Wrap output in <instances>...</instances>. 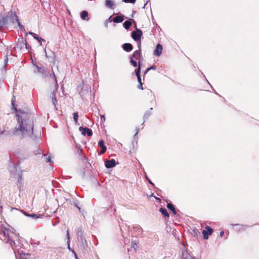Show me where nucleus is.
I'll list each match as a JSON object with an SVG mask.
<instances>
[{
  "instance_id": "473e14b6",
  "label": "nucleus",
  "mask_w": 259,
  "mask_h": 259,
  "mask_svg": "<svg viewBox=\"0 0 259 259\" xmlns=\"http://www.w3.org/2000/svg\"><path fill=\"white\" fill-rule=\"evenodd\" d=\"M155 70L156 68L154 66H152L149 68H148L145 71L144 74H146L148 71H149L150 70Z\"/></svg>"
},
{
  "instance_id": "6e6552de",
  "label": "nucleus",
  "mask_w": 259,
  "mask_h": 259,
  "mask_svg": "<svg viewBox=\"0 0 259 259\" xmlns=\"http://www.w3.org/2000/svg\"><path fill=\"white\" fill-rule=\"evenodd\" d=\"M134 231L135 233V235L138 237H141L143 233V230L141 226L137 225L133 227Z\"/></svg>"
},
{
  "instance_id": "ea45409f",
  "label": "nucleus",
  "mask_w": 259,
  "mask_h": 259,
  "mask_svg": "<svg viewBox=\"0 0 259 259\" xmlns=\"http://www.w3.org/2000/svg\"><path fill=\"white\" fill-rule=\"evenodd\" d=\"M138 50H141V41L140 40H138Z\"/></svg>"
},
{
  "instance_id": "6ab92c4d",
  "label": "nucleus",
  "mask_w": 259,
  "mask_h": 259,
  "mask_svg": "<svg viewBox=\"0 0 259 259\" xmlns=\"http://www.w3.org/2000/svg\"><path fill=\"white\" fill-rule=\"evenodd\" d=\"M123 21V18L120 16H116L113 19V21L116 23L122 22Z\"/></svg>"
},
{
  "instance_id": "5701e85b",
  "label": "nucleus",
  "mask_w": 259,
  "mask_h": 259,
  "mask_svg": "<svg viewBox=\"0 0 259 259\" xmlns=\"http://www.w3.org/2000/svg\"><path fill=\"white\" fill-rule=\"evenodd\" d=\"M56 91H53V93H52V103H53V104L54 105V106H56V104H57V100L56 99Z\"/></svg>"
},
{
  "instance_id": "c03bdc74",
  "label": "nucleus",
  "mask_w": 259,
  "mask_h": 259,
  "mask_svg": "<svg viewBox=\"0 0 259 259\" xmlns=\"http://www.w3.org/2000/svg\"><path fill=\"white\" fill-rule=\"evenodd\" d=\"M150 114H148V113H145L144 116V118L145 119H147L148 118V117L149 116Z\"/></svg>"
},
{
  "instance_id": "79ce46f5",
  "label": "nucleus",
  "mask_w": 259,
  "mask_h": 259,
  "mask_svg": "<svg viewBox=\"0 0 259 259\" xmlns=\"http://www.w3.org/2000/svg\"><path fill=\"white\" fill-rule=\"evenodd\" d=\"M138 88L140 90H143V86H142V83H139V84L138 86Z\"/></svg>"
},
{
  "instance_id": "864d4df0",
  "label": "nucleus",
  "mask_w": 259,
  "mask_h": 259,
  "mask_svg": "<svg viewBox=\"0 0 259 259\" xmlns=\"http://www.w3.org/2000/svg\"><path fill=\"white\" fill-rule=\"evenodd\" d=\"M5 131H3L1 133H0V134H4L5 133Z\"/></svg>"
},
{
  "instance_id": "f8f14e48",
  "label": "nucleus",
  "mask_w": 259,
  "mask_h": 259,
  "mask_svg": "<svg viewBox=\"0 0 259 259\" xmlns=\"http://www.w3.org/2000/svg\"><path fill=\"white\" fill-rule=\"evenodd\" d=\"M141 50H136L133 54V55L131 56L132 58H134L135 60H139V64H140V56H141Z\"/></svg>"
},
{
  "instance_id": "39448f33",
  "label": "nucleus",
  "mask_w": 259,
  "mask_h": 259,
  "mask_svg": "<svg viewBox=\"0 0 259 259\" xmlns=\"http://www.w3.org/2000/svg\"><path fill=\"white\" fill-rule=\"evenodd\" d=\"M143 34L142 31L139 29L136 31H134L132 33V37L135 41L140 40L142 35Z\"/></svg>"
},
{
  "instance_id": "2eb2a0df",
  "label": "nucleus",
  "mask_w": 259,
  "mask_h": 259,
  "mask_svg": "<svg viewBox=\"0 0 259 259\" xmlns=\"http://www.w3.org/2000/svg\"><path fill=\"white\" fill-rule=\"evenodd\" d=\"M8 23L7 17L0 18V30L5 27Z\"/></svg>"
},
{
  "instance_id": "4c0bfd02",
  "label": "nucleus",
  "mask_w": 259,
  "mask_h": 259,
  "mask_svg": "<svg viewBox=\"0 0 259 259\" xmlns=\"http://www.w3.org/2000/svg\"><path fill=\"white\" fill-rule=\"evenodd\" d=\"M81 232H82L81 229V228H79L77 232V235L78 236V237L80 236Z\"/></svg>"
},
{
  "instance_id": "5fc2aeb1",
  "label": "nucleus",
  "mask_w": 259,
  "mask_h": 259,
  "mask_svg": "<svg viewBox=\"0 0 259 259\" xmlns=\"http://www.w3.org/2000/svg\"><path fill=\"white\" fill-rule=\"evenodd\" d=\"M194 232L195 234H197V232H198V231L197 230H194Z\"/></svg>"
},
{
  "instance_id": "7c9ffc66",
  "label": "nucleus",
  "mask_w": 259,
  "mask_h": 259,
  "mask_svg": "<svg viewBox=\"0 0 259 259\" xmlns=\"http://www.w3.org/2000/svg\"><path fill=\"white\" fill-rule=\"evenodd\" d=\"M50 77H53L54 78V79L55 81V83H56V87L58 88V83H57V78L56 77V75L55 74V73L53 71V73L52 74H50Z\"/></svg>"
},
{
  "instance_id": "c756f323",
  "label": "nucleus",
  "mask_w": 259,
  "mask_h": 259,
  "mask_svg": "<svg viewBox=\"0 0 259 259\" xmlns=\"http://www.w3.org/2000/svg\"><path fill=\"white\" fill-rule=\"evenodd\" d=\"M130 58H131L130 62L132 64V65L134 67H137V61L134 59V58L130 57Z\"/></svg>"
},
{
  "instance_id": "7ed1b4c3",
  "label": "nucleus",
  "mask_w": 259,
  "mask_h": 259,
  "mask_svg": "<svg viewBox=\"0 0 259 259\" xmlns=\"http://www.w3.org/2000/svg\"><path fill=\"white\" fill-rule=\"evenodd\" d=\"M16 50H18L22 53L25 52L28 50L26 39L22 38L21 40H19L18 42L15 47Z\"/></svg>"
},
{
  "instance_id": "393cba45",
  "label": "nucleus",
  "mask_w": 259,
  "mask_h": 259,
  "mask_svg": "<svg viewBox=\"0 0 259 259\" xmlns=\"http://www.w3.org/2000/svg\"><path fill=\"white\" fill-rule=\"evenodd\" d=\"M160 212L166 217H169V213H168L167 210L164 208H161L159 210Z\"/></svg>"
},
{
  "instance_id": "6e6d98bb",
  "label": "nucleus",
  "mask_w": 259,
  "mask_h": 259,
  "mask_svg": "<svg viewBox=\"0 0 259 259\" xmlns=\"http://www.w3.org/2000/svg\"><path fill=\"white\" fill-rule=\"evenodd\" d=\"M146 179L147 180H149V179H148V177H147V176H146Z\"/></svg>"
},
{
  "instance_id": "423d86ee",
  "label": "nucleus",
  "mask_w": 259,
  "mask_h": 259,
  "mask_svg": "<svg viewBox=\"0 0 259 259\" xmlns=\"http://www.w3.org/2000/svg\"><path fill=\"white\" fill-rule=\"evenodd\" d=\"M79 131L81 133V134L83 136L87 135L88 136L91 137L93 135V132L91 129L88 127H83L82 126L79 127Z\"/></svg>"
},
{
  "instance_id": "dca6fc26",
  "label": "nucleus",
  "mask_w": 259,
  "mask_h": 259,
  "mask_svg": "<svg viewBox=\"0 0 259 259\" xmlns=\"http://www.w3.org/2000/svg\"><path fill=\"white\" fill-rule=\"evenodd\" d=\"M29 256V254H26L24 252L22 254H16V259H28Z\"/></svg>"
},
{
  "instance_id": "aec40b11",
  "label": "nucleus",
  "mask_w": 259,
  "mask_h": 259,
  "mask_svg": "<svg viewBox=\"0 0 259 259\" xmlns=\"http://www.w3.org/2000/svg\"><path fill=\"white\" fill-rule=\"evenodd\" d=\"M80 17L82 20H88V12L86 11H83L80 13Z\"/></svg>"
},
{
  "instance_id": "58836bf2",
  "label": "nucleus",
  "mask_w": 259,
  "mask_h": 259,
  "mask_svg": "<svg viewBox=\"0 0 259 259\" xmlns=\"http://www.w3.org/2000/svg\"><path fill=\"white\" fill-rule=\"evenodd\" d=\"M16 18H17V21L18 24V26H19L20 28L23 27V26H22V25H21V24H20V21H19V19H18V17H17V16H16Z\"/></svg>"
},
{
  "instance_id": "20e7f679",
  "label": "nucleus",
  "mask_w": 259,
  "mask_h": 259,
  "mask_svg": "<svg viewBox=\"0 0 259 259\" xmlns=\"http://www.w3.org/2000/svg\"><path fill=\"white\" fill-rule=\"evenodd\" d=\"M181 250V259H196L195 257L192 256L188 251L185 245L182 244Z\"/></svg>"
},
{
  "instance_id": "cd10ccee",
  "label": "nucleus",
  "mask_w": 259,
  "mask_h": 259,
  "mask_svg": "<svg viewBox=\"0 0 259 259\" xmlns=\"http://www.w3.org/2000/svg\"><path fill=\"white\" fill-rule=\"evenodd\" d=\"M73 119H74L75 123H77V121H78V113L77 112H74L73 113Z\"/></svg>"
},
{
  "instance_id": "b1692460",
  "label": "nucleus",
  "mask_w": 259,
  "mask_h": 259,
  "mask_svg": "<svg viewBox=\"0 0 259 259\" xmlns=\"http://www.w3.org/2000/svg\"><path fill=\"white\" fill-rule=\"evenodd\" d=\"M123 27L125 29H128L132 25V22L130 21H126L123 24Z\"/></svg>"
},
{
  "instance_id": "603ef678",
  "label": "nucleus",
  "mask_w": 259,
  "mask_h": 259,
  "mask_svg": "<svg viewBox=\"0 0 259 259\" xmlns=\"http://www.w3.org/2000/svg\"><path fill=\"white\" fill-rule=\"evenodd\" d=\"M148 182H149V183L150 184H151V185H154V184H153V183L150 181V180H148Z\"/></svg>"
},
{
  "instance_id": "72a5a7b5",
  "label": "nucleus",
  "mask_w": 259,
  "mask_h": 259,
  "mask_svg": "<svg viewBox=\"0 0 259 259\" xmlns=\"http://www.w3.org/2000/svg\"><path fill=\"white\" fill-rule=\"evenodd\" d=\"M123 2L126 3L134 4L136 2V0H123Z\"/></svg>"
},
{
  "instance_id": "0eeeda50",
  "label": "nucleus",
  "mask_w": 259,
  "mask_h": 259,
  "mask_svg": "<svg viewBox=\"0 0 259 259\" xmlns=\"http://www.w3.org/2000/svg\"><path fill=\"white\" fill-rule=\"evenodd\" d=\"M213 232V229L209 226H206L205 229L202 231L203 238L205 239H207L208 235H211Z\"/></svg>"
},
{
  "instance_id": "de8ad7c7",
  "label": "nucleus",
  "mask_w": 259,
  "mask_h": 259,
  "mask_svg": "<svg viewBox=\"0 0 259 259\" xmlns=\"http://www.w3.org/2000/svg\"><path fill=\"white\" fill-rule=\"evenodd\" d=\"M136 130L137 132H136V133L135 134V135L134 136L135 137L137 135V134L139 132V128L138 127H136Z\"/></svg>"
},
{
  "instance_id": "a878e982",
  "label": "nucleus",
  "mask_w": 259,
  "mask_h": 259,
  "mask_svg": "<svg viewBox=\"0 0 259 259\" xmlns=\"http://www.w3.org/2000/svg\"><path fill=\"white\" fill-rule=\"evenodd\" d=\"M79 238L80 239V241H81L82 244L83 245H87V242L83 236L82 232H81V234H80V236H79Z\"/></svg>"
},
{
  "instance_id": "a18cd8bd",
  "label": "nucleus",
  "mask_w": 259,
  "mask_h": 259,
  "mask_svg": "<svg viewBox=\"0 0 259 259\" xmlns=\"http://www.w3.org/2000/svg\"><path fill=\"white\" fill-rule=\"evenodd\" d=\"M101 120L102 121H105V117L104 115H101Z\"/></svg>"
},
{
  "instance_id": "412c9836",
  "label": "nucleus",
  "mask_w": 259,
  "mask_h": 259,
  "mask_svg": "<svg viewBox=\"0 0 259 259\" xmlns=\"http://www.w3.org/2000/svg\"><path fill=\"white\" fill-rule=\"evenodd\" d=\"M167 207L172 211L174 214H176V210L175 206L172 205V204L170 203H167Z\"/></svg>"
},
{
  "instance_id": "c9c22d12",
  "label": "nucleus",
  "mask_w": 259,
  "mask_h": 259,
  "mask_svg": "<svg viewBox=\"0 0 259 259\" xmlns=\"http://www.w3.org/2000/svg\"><path fill=\"white\" fill-rule=\"evenodd\" d=\"M106 149H107L106 147L102 148V149L101 150V154L104 153L106 152Z\"/></svg>"
},
{
  "instance_id": "ddd939ff",
  "label": "nucleus",
  "mask_w": 259,
  "mask_h": 259,
  "mask_svg": "<svg viewBox=\"0 0 259 259\" xmlns=\"http://www.w3.org/2000/svg\"><path fill=\"white\" fill-rule=\"evenodd\" d=\"M122 49L126 52H129L133 50V46L130 43H125L122 45Z\"/></svg>"
},
{
  "instance_id": "8fccbe9b",
  "label": "nucleus",
  "mask_w": 259,
  "mask_h": 259,
  "mask_svg": "<svg viewBox=\"0 0 259 259\" xmlns=\"http://www.w3.org/2000/svg\"><path fill=\"white\" fill-rule=\"evenodd\" d=\"M19 177L20 178V180H21V179L22 178V172H21L20 174H19Z\"/></svg>"
},
{
  "instance_id": "4be33fe9",
  "label": "nucleus",
  "mask_w": 259,
  "mask_h": 259,
  "mask_svg": "<svg viewBox=\"0 0 259 259\" xmlns=\"http://www.w3.org/2000/svg\"><path fill=\"white\" fill-rule=\"evenodd\" d=\"M9 169L11 174H14L17 170V166L14 164L12 165H10Z\"/></svg>"
},
{
  "instance_id": "f03ea898",
  "label": "nucleus",
  "mask_w": 259,
  "mask_h": 259,
  "mask_svg": "<svg viewBox=\"0 0 259 259\" xmlns=\"http://www.w3.org/2000/svg\"><path fill=\"white\" fill-rule=\"evenodd\" d=\"M0 239L12 247L15 255L25 252L23 244L19 241L17 235L9 229L4 228L2 229Z\"/></svg>"
},
{
  "instance_id": "a211bd4d",
  "label": "nucleus",
  "mask_w": 259,
  "mask_h": 259,
  "mask_svg": "<svg viewBox=\"0 0 259 259\" xmlns=\"http://www.w3.org/2000/svg\"><path fill=\"white\" fill-rule=\"evenodd\" d=\"M105 5L107 8L113 9L114 2L112 0H106Z\"/></svg>"
},
{
  "instance_id": "a19ab883",
  "label": "nucleus",
  "mask_w": 259,
  "mask_h": 259,
  "mask_svg": "<svg viewBox=\"0 0 259 259\" xmlns=\"http://www.w3.org/2000/svg\"><path fill=\"white\" fill-rule=\"evenodd\" d=\"M28 215L33 218H35H35H38V217H37V215L35 214H31V215Z\"/></svg>"
},
{
  "instance_id": "37998d69",
  "label": "nucleus",
  "mask_w": 259,
  "mask_h": 259,
  "mask_svg": "<svg viewBox=\"0 0 259 259\" xmlns=\"http://www.w3.org/2000/svg\"><path fill=\"white\" fill-rule=\"evenodd\" d=\"M150 114H148V113H145L144 116V118L145 119H147L148 118V117L149 116Z\"/></svg>"
},
{
  "instance_id": "09e8293b",
  "label": "nucleus",
  "mask_w": 259,
  "mask_h": 259,
  "mask_svg": "<svg viewBox=\"0 0 259 259\" xmlns=\"http://www.w3.org/2000/svg\"><path fill=\"white\" fill-rule=\"evenodd\" d=\"M224 234V231H221V232H220V236H221V237H222V236H223Z\"/></svg>"
},
{
  "instance_id": "1a4fd4ad",
  "label": "nucleus",
  "mask_w": 259,
  "mask_h": 259,
  "mask_svg": "<svg viewBox=\"0 0 259 259\" xmlns=\"http://www.w3.org/2000/svg\"><path fill=\"white\" fill-rule=\"evenodd\" d=\"M162 46L160 44H157L156 48L154 51V55L156 56H160L162 51Z\"/></svg>"
},
{
  "instance_id": "9b49d317",
  "label": "nucleus",
  "mask_w": 259,
  "mask_h": 259,
  "mask_svg": "<svg viewBox=\"0 0 259 259\" xmlns=\"http://www.w3.org/2000/svg\"><path fill=\"white\" fill-rule=\"evenodd\" d=\"M116 165L115 160L113 159L107 160L105 162V166L107 168H110L113 167Z\"/></svg>"
},
{
  "instance_id": "bb28decb",
  "label": "nucleus",
  "mask_w": 259,
  "mask_h": 259,
  "mask_svg": "<svg viewBox=\"0 0 259 259\" xmlns=\"http://www.w3.org/2000/svg\"><path fill=\"white\" fill-rule=\"evenodd\" d=\"M235 226H239V228L238 229V231H240L241 230H245L248 227V226L247 225H235Z\"/></svg>"
},
{
  "instance_id": "e433bc0d",
  "label": "nucleus",
  "mask_w": 259,
  "mask_h": 259,
  "mask_svg": "<svg viewBox=\"0 0 259 259\" xmlns=\"http://www.w3.org/2000/svg\"><path fill=\"white\" fill-rule=\"evenodd\" d=\"M46 162H52L51 157L49 156L46 158Z\"/></svg>"
},
{
  "instance_id": "f257e3e1",
  "label": "nucleus",
  "mask_w": 259,
  "mask_h": 259,
  "mask_svg": "<svg viewBox=\"0 0 259 259\" xmlns=\"http://www.w3.org/2000/svg\"><path fill=\"white\" fill-rule=\"evenodd\" d=\"M17 125L9 131L10 134L24 138L31 137L33 135L32 115L28 111L15 108Z\"/></svg>"
},
{
  "instance_id": "4468645a",
  "label": "nucleus",
  "mask_w": 259,
  "mask_h": 259,
  "mask_svg": "<svg viewBox=\"0 0 259 259\" xmlns=\"http://www.w3.org/2000/svg\"><path fill=\"white\" fill-rule=\"evenodd\" d=\"M135 71L136 72V75L137 77L138 81L139 82V83H142L141 78V75H140V71H141V64H139V66L138 67V68L135 69Z\"/></svg>"
},
{
  "instance_id": "9d476101",
  "label": "nucleus",
  "mask_w": 259,
  "mask_h": 259,
  "mask_svg": "<svg viewBox=\"0 0 259 259\" xmlns=\"http://www.w3.org/2000/svg\"><path fill=\"white\" fill-rule=\"evenodd\" d=\"M66 233H67V247H68V249L71 251V252L74 254L75 257L76 259H77V255L75 253V252L71 248H70V235H69V230H67V231H66Z\"/></svg>"
},
{
  "instance_id": "f704fd0d",
  "label": "nucleus",
  "mask_w": 259,
  "mask_h": 259,
  "mask_svg": "<svg viewBox=\"0 0 259 259\" xmlns=\"http://www.w3.org/2000/svg\"><path fill=\"white\" fill-rule=\"evenodd\" d=\"M132 247L134 248V249L136 250V248L138 247V243H137L135 242H132Z\"/></svg>"
},
{
  "instance_id": "c85d7f7f",
  "label": "nucleus",
  "mask_w": 259,
  "mask_h": 259,
  "mask_svg": "<svg viewBox=\"0 0 259 259\" xmlns=\"http://www.w3.org/2000/svg\"><path fill=\"white\" fill-rule=\"evenodd\" d=\"M36 67L37 68V71L38 72L44 73L45 71V69L44 67H40L38 66L37 65H36Z\"/></svg>"
},
{
  "instance_id": "2f4dec72",
  "label": "nucleus",
  "mask_w": 259,
  "mask_h": 259,
  "mask_svg": "<svg viewBox=\"0 0 259 259\" xmlns=\"http://www.w3.org/2000/svg\"><path fill=\"white\" fill-rule=\"evenodd\" d=\"M99 145L101 148L106 147V146H105V142H104V141L103 140L99 141Z\"/></svg>"
},
{
  "instance_id": "f3484780",
  "label": "nucleus",
  "mask_w": 259,
  "mask_h": 259,
  "mask_svg": "<svg viewBox=\"0 0 259 259\" xmlns=\"http://www.w3.org/2000/svg\"><path fill=\"white\" fill-rule=\"evenodd\" d=\"M28 34L32 35L33 36L34 38L37 39L39 42H41V41H45V40L44 39L38 36L37 35H36V34H35L33 32H29L28 33H27L26 35H27Z\"/></svg>"
},
{
  "instance_id": "3c124183",
  "label": "nucleus",
  "mask_w": 259,
  "mask_h": 259,
  "mask_svg": "<svg viewBox=\"0 0 259 259\" xmlns=\"http://www.w3.org/2000/svg\"><path fill=\"white\" fill-rule=\"evenodd\" d=\"M8 63V58H7L6 59H5V64H7Z\"/></svg>"
},
{
  "instance_id": "49530a36",
  "label": "nucleus",
  "mask_w": 259,
  "mask_h": 259,
  "mask_svg": "<svg viewBox=\"0 0 259 259\" xmlns=\"http://www.w3.org/2000/svg\"><path fill=\"white\" fill-rule=\"evenodd\" d=\"M112 21H113V20H112V19H111V17H109V18H108V19L106 21V22H111Z\"/></svg>"
}]
</instances>
